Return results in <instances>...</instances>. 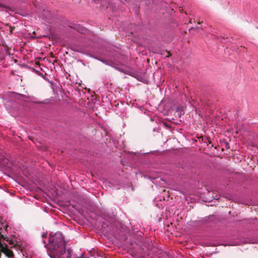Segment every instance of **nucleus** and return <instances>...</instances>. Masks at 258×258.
<instances>
[{"label": "nucleus", "instance_id": "obj_1", "mask_svg": "<svg viewBox=\"0 0 258 258\" xmlns=\"http://www.w3.org/2000/svg\"><path fill=\"white\" fill-rule=\"evenodd\" d=\"M50 244V248L57 255H61L66 251L64 241L61 232H56L53 236H51L49 239Z\"/></svg>", "mask_w": 258, "mask_h": 258}, {"label": "nucleus", "instance_id": "obj_2", "mask_svg": "<svg viewBox=\"0 0 258 258\" xmlns=\"http://www.w3.org/2000/svg\"><path fill=\"white\" fill-rule=\"evenodd\" d=\"M143 250L140 248L137 251L135 250L130 251V254L134 257L136 258H152L150 256L148 251L143 252Z\"/></svg>", "mask_w": 258, "mask_h": 258}, {"label": "nucleus", "instance_id": "obj_3", "mask_svg": "<svg viewBox=\"0 0 258 258\" xmlns=\"http://www.w3.org/2000/svg\"><path fill=\"white\" fill-rule=\"evenodd\" d=\"M15 29V27H10V31L11 33H12L13 30Z\"/></svg>", "mask_w": 258, "mask_h": 258}, {"label": "nucleus", "instance_id": "obj_4", "mask_svg": "<svg viewBox=\"0 0 258 258\" xmlns=\"http://www.w3.org/2000/svg\"><path fill=\"white\" fill-rule=\"evenodd\" d=\"M206 140H207V142L205 141H204L205 143H208V144H211V141L209 139L206 138Z\"/></svg>", "mask_w": 258, "mask_h": 258}, {"label": "nucleus", "instance_id": "obj_5", "mask_svg": "<svg viewBox=\"0 0 258 258\" xmlns=\"http://www.w3.org/2000/svg\"><path fill=\"white\" fill-rule=\"evenodd\" d=\"M167 53H168V55H167V57H169V56H171V54L170 53L169 51H168Z\"/></svg>", "mask_w": 258, "mask_h": 258}, {"label": "nucleus", "instance_id": "obj_6", "mask_svg": "<svg viewBox=\"0 0 258 258\" xmlns=\"http://www.w3.org/2000/svg\"><path fill=\"white\" fill-rule=\"evenodd\" d=\"M3 7V5L0 3V7Z\"/></svg>", "mask_w": 258, "mask_h": 258}, {"label": "nucleus", "instance_id": "obj_7", "mask_svg": "<svg viewBox=\"0 0 258 258\" xmlns=\"http://www.w3.org/2000/svg\"><path fill=\"white\" fill-rule=\"evenodd\" d=\"M202 23V22H198V23L199 24H201Z\"/></svg>", "mask_w": 258, "mask_h": 258}, {"label": "nucleus", "instance_id": "obj_8", "mask_svg": "<svg viewBox=\"0 0 258 258\" xmlns=\"http://www.w3.org/2000/svg\"><path fill=\"white\" fill-rule=\"evenodd\" d=\"M183 9H181V10H180V12H182Z\"/></svg>", "mask_w": 258, "mask_h": 258}, {"label": "nucleus", "instance_id": "obj_9", "mask_svg": "<svg viewBox=\"0 0 258 258\" xmlns=\"http://www.w3.org/2000/svg\"><path fill=\"white\" fill-rule=\"evenodd\" d=\"M183 9H181V10H180V12H182Z\"/></svg>", "mask_w": 258, "mask_h": 258}, {"label": "nucleus", "instance_id": "obj_10", "mask_svg": "<svg viewBox=\"0 0 258 258\" xmlns=\"http://www.w3.org/2000/svg\"><path fill=\"white\" fill-rule=\"evenodd\" d=\"M183 9H181V10H180V12H182Z\"/></svg>", "mask_w": 258, "mask_h": 258}, {"label": "nucleus", "instance_id": "obj_11", "mask_svg": "<svg viewBox=\"0 0 258 258\" xmlns=\"http://www.w3.org/2000/svg\"><path fill=\"white\" fill-rule=\"evenodd\" d=\"M198 28V27H196V28H195V29H197Z\"/></svg>", "mask_w": 258, "mask_h": 258}]
</instances>
